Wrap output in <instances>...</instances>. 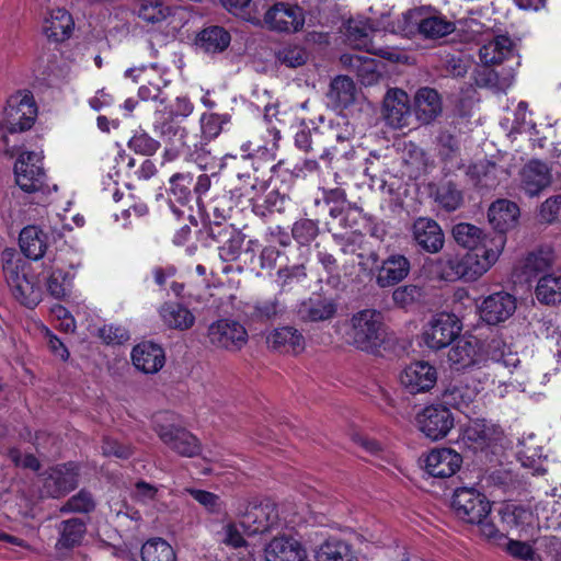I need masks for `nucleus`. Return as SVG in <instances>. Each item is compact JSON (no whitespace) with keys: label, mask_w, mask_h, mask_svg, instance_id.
<instances>
[{"label":"nucleus","mask_w":561,"mask_h":561,"mask_svg":"<svg viewBox=\"0 0 561 561\" xmlns=\"http://www.w3.org/2000/svg\"><path fill=\"white\" fill-rule=\"evenodd\" d=\"M447 362L453 369L474 370L479 382L480 375H483L484 382L491 383H495L504 370L511 374L520 363L517 353L502 339L494 337L484 343L472 335H465L454 343L448 351Z\"/></svg>","instance_id":"f257e3e1"},{"label":"nucleus","mask_w":561,"mask_h":561,"mask_svg":"<svg viewBox=\"0 0 561 561\" xmlns=\"http://www.w3.org/2000/svg\"><path fill=\"white\" fill-rule=\"evenodd\" d=\"M345 341L357 350L374 354L386 340L383 316L376 309H363L346 321Z\"/></svg>","instance_id":"f03ea898"},{"label":"nucleus","mask_w":561,"mask_h":561,"mask_svg":"<svg viewBox=\"0 0 561 561\" xmlns=\"http://www.w3.org/2000/svg\"><path fill=\"white\" fill-rule=\"evenodd\" d=\"M3 274L14 298L26 307H35L42 299V287L31 274L30 264L12 250L2 253Z\"/></svg>","instance_id":"7ed1b4c3"},{"label":"nucleus","mask_w":561,"mask_h":561,"mask_svg":"<svg viewBox=\"0 0 561 561\" xmlns=\"http://www.w3.org/2000/svg\"><path fill=\"white\" fill-rule=\"evenodd\" d=\"M489 260L479 261L476 253L457 255L445 253L435 260H428L430 272L438 279L446 282H476L489 268Z\"/></svg>","instance_id":"20e7f679"},{"label":"nucleus","mask_w":561,"mask_h":561,"mask_svg":"<svg viewBox=\"0 0 561 561\" xmlns=\"http://www.w3.org/2000/svg\"><path fill=\"white\" fill-rule=\"evenodd\" d=\"M453 237L459 245L469 250L467 253H476L479 261L489 260V268L497 262L506 244L505 236L485 233L467 222L456 225L453 228Z\"/></svg>","instance_id":"39448f33"},{"label":"nucleus","mask_w":561,"mask_h":561,"mask_svg":"<svg viewBox=\"0 0 561 561\" xmlns=\"http://www.w3.org/2000/svg\"><path fill=\"white\" fill-rule=\"evenodd\" d=\"M37 116V107L30 91L12 94L3 110L0 128L10 134L30 129Z\"/></svg>","instance_id":"423d86ee"},{"label":"nucleus","mask_w":561,"mask_h":561,"mask_svg":"<svg viewBox=\"0 0 561 561\" xmlns=\"http://www.w3.org/2000/svg\"><path fill=\"white\" fill-rule=\"evenodd\" d=\"M451 507L458 518L467 523L481 522L491 512L486 496L474 488L461 486L455 490Z\"/></svg>","instance_id":"0eeeda50"},{"label":"nucleus","mask_w":561,"mask_h":561,"mask_svg":"<svg viewBox=\"0 0 561 561\" xmlns=\"http://www.w3.org/2000/svg\"><path fill=\"white\" fill-rule=\"evenodd\" d=\"M462 330V323L453 313L435 314L425 325L423 341L432 350H440L456 340Z\"/></svg>","instance_id":"6e6552de"},{"label":"nucleus","mask_w":561,"mask_h":561,"mask_svg":"<svg viewBox=\"0 0 561 561\" xmlns=\"http://www.w3.org/2000/svg\"><path fill=\"white\" fill-rule=\"evenodd\" d=\"M305 21V10L297 4L287 2H277L270 7L263 19L268 30L286 34L300 32Z\"/></svg>","instance_id":"1a4fd4ad"},{"label":"nucleus","mask_w":561,"mask_h":561,"mask_svg":"<svg viewBox=\"0 0 561 561\" xmlns=\"http://www.w3.org/2000/svg\"><path fill=\"white\" fill-rule=\"evenodd\" d=\"M78 466L73 462L49 468L41 474V494L44 497H60L78 485Z\"/></svg>","instance_id":"9d476101"},{"label":"nucleus","mask_w":561,"mask_h":561,"mask_svg":"<svg viewBox=\"0 0 561 561\" xmlns=\"http://www.w3.org/2000/svg\"><path fill=\"white\" fill-rule=\"evenodd\" d=\"M416 426L431 440H438L454 427V416L444 405H427L417 413Z\"/></svg>","instance_id":"9b49d317"},{"label":"nucleus","mask_w":561,"mask_h":561,"mask_svg":"<svg viewBox=\"0 0 561 561\" xmlns=\"http://www.w3.org/2000/svg\"><path fill=\"white\" fill-rule=\"evenodd\" d=\"M207 335L211 345L230 352L240 351L248 343L245 328L231 319H221L211 323Z\"/></svg>","instance_id":"f8f14e48"},{"label":"nucleus","mask_w":561,"mask_h":561,"mask_svg":"<svg viewBox=\"0 0 561 561\" xmlns=\"http://www.w3.org/2000/svg\"><path fill=\"white\" fill-rule=\"evenodd\" d=\"M16 184L24 192L31 193L42 188L45 172L39 152H22L14 164Z\"/></svg>","instance_id":"ddd939ff"},{"label":"nucleus","mask_w":561,"mask_h":561,"mask_svg":"<svg viewBox=\"0 0 561 561\" xmlns=\"http://www.w3.org/2000/svg\"><path fill=\"white\" fill-rule=\"evenodd\" d=\"M399 382L411 394L427 392L437 382V370L427 362H413L401 370Z\"/></svg>","instance_id":"4468645a"},{"label":"nucleus","mask_w":561,"mask_h":561,"mask_svg":"<svg viewBox=\"0 0 561 561\" xmlns=\"http://www.w3.org/2000/svg\"><path fill=\"white\" fill-rule=\"evenodd\" d=\"M153 431L159 438L176 454L184 457H194L201 450L197 438L185 428L174 424L156 423Z\"/></svg>","instance_id":"2eb2a0df"},{"label":"nucleus","mask_w":561,"mask_h":561,"mask_svg":"<svg viewBox=\"0 0 561 561\" xmlns=\"http://www.w3.org/2000/svg\"><path fill=\"white\" fill-rule=\"evenodd\" d=\"M551 183V169L539 160L529 161L518 172V188L529 197L538 196Z\"/></svg>","instance_id":"dca6fc26"},{"label":"nucleus","mask_w":561,"mask_h":561,"mask_svg":"<svg viewBox=\"0 0 561 561\" xmlns=\"http://www.w3.org/2000/svg\"><path fill=\"white\" fill-rule=\"evenodd\" d=\"M240 524L249 535L267 531L277 520V511L273 503H249L240 513Z\"/></svg>","instance_id":"f3484780"},{"label":"nucleus","mask_w":561,"mask_h":561,"mask_svg":"<svg viewBox=\"0 0 561 561\" xmlns=\"http://www.w3.org/2000/svg\"><path fill=\"white\" fill-rule=\"evenodd\" d=\"M516 310V298L506 293H494L483 299L479 306L481 319L495 325L510 319Z\"/></svg>","instance_id":"a211bd4d"},{"label":"nucleus","mask_w":561,"mask_h":561,"mask_svg":"<svg viewBox=\"0 0 561 561\" xmlns=\"http://www.w3.org/2000/svg\"><path fill=\"white\" fill-rule=\"evenodd\" d=\"M413 241L427 253H438L445 243L440 226L431 218L420 217L411 227Z\"/></svg>","instance_id":"6ab92c4d"},{"label":"nucleus","mask_w":561,"mask_h":561,"mask_svg":"<svg viewBox=\"0 0 561 561\" xmlns=\"http://www.w3.org/2000/svg\"><path fill=\"white\" fill-rule=\"evenodd\" d=\"M461 463V455L450 448L433 449L424 459L426 472L435 478H449L454 476L459 470Z\"/></svg>","instance_id":"aec40b11"},{"label":"nucleus","mask_w":561,"mask_h":561,"mask_svg":"<svg viewBox=\"0 0 561 561\" xmlns=\"http://www.w3.org/2000/svg\"><path fill=\"white\" fill-rule=\"evenodd\" d=\"M322 135L328 146L323 148L321 157L332 158L350 147L354 127L344 116H339L330 122Z\"/></svg>","instance_id":"412c9836"},{"label":"nucleus","mask_w":561,"mask_h":561,"mask_svg":"<svg viewBox=\"0 0 561 561\" xmlns=\"http://www.w3.org/2000/svg\"><path fill=\"white\" fill-rule=\"evenodd\" d=\"M383 116L387 123L401 128L409 124L411 117L410 99L401 89H391L383 99Z\"/></svg>","instance_id":"4be33fe9"},{"label":"nucleus","mask_w":561,"mask_h":561,"mask_svg":"<svg viewBox=\"0 0 561 561\" xmlns=\"http://www.w3.org/2000/svg\"><path fill=\"white\" fill-rule=\"evenodd\" d=\"M266 561H309L304 546L293 537H275L264 549Z\"/></svg>","instance_id":"5701e85b"},{"label":"nucleus","mask_w":561,"mask_h":561,"mask_svg":"<svg viewBox=\"0 0 561 561\" xmlns=\"http://www.w3.org/2000/svg\"><path fill=\"white\" fill-rule=\"evenodd\" d=\"M413 111L421 124L433 123L443 112L440 94L433 88H420L414 94Z\"/></svg>","instance_id":"b1692460"},{"label":"nucleus","mask_w":561,"mask_h":561,"mask_svg":"<svg viewBox=\"0 0 561 561\" xmlns=\"http://www.w3.org/2000/svg\"><path fill=\"white\" fill-rule=\"evenodd\" d=\"M73 27L71 14L65 9L57 8L47 12L42 31L49 41L61 43L71 36Z\"/></svg>","instance_id":"393cba45"},{"label":"nucleus","mask_w":561,"mask_h":561,"mask_svg":"<svg viewBox=\"0 0 561 561\" xmlns=\"http://www.w3.org/2000/svg\"><path fill=\"white\" fill-rule=\"evenodd\" d=\"M134 366L145 374L158 373L165 363L163 348L152 342L137 344L131 351Z\"/></svg>","instance_id":"a878e982"},{"label":"nucleus","mask_w":561,"mask_h":561,"mask_svg":"<svg viewBox=\"0 0 561 561\" xmlns=\"http://www.w3.org/2000/svg\"><path fill=\"white\" fill-rule=\"evenodd\" d=\"M209 234L217 242L222 243L219 247V256L222 261L231 262L239 257L244 242V236L240 231L232 226L221 227L216 224L210 227Z\"/></svg>","instance_id":"bb28decb"},{"label":"nucleus","mask_w":561,"mask_h":561,"mask_svg":"<svg viewBox=\"0 0 561 561\" xmlns=\"http://www.w3.org/2000/svg\"><path fill=\"white\" fill-rule=\"evenodd\" d=\"M520 211L516 203L508 199H497L491 204L488 210V218L492 227L505 236V232L515 228Z\"/></svg>","instance_id":"cd10ccee"},{"label":"nucleus","mask_w":561,"mask_h":561,"mask_svg":"<svg viewBox=\"0 0 561 561\" xmlns=\"http://www.w3.org/2000/svg\"><path fill=\"white\" fill-rule=\"evenodd\" d=\"M336 313V305L332 299L310 297L297 306V316L304 322L327 321Z\"/></svg>","instance_id":"c85d7f7f"},{"label":"nucleus","mask_w":561,"mask_h":561,"mask_svg":"<svg viewBox=\"0 0 561 561\" xmlns=\"http://www.w3.org/2000/svg\"><path fill=\"white\" fill-rule=\"evenodd\" d=\"M514 43L507 35H496L486 41L479 50L480 61L486 66L500 65L513 55Z\"/></svg>","instance_id":"c756f323"},{"label":"nucleus","mask_w":561,"mask_h":561,"mask_svg":"<svg viewBox=\"0 0 561 561\" xmlns=\"http://www.w3.org/2000/svg\"><path fill=\"white\" fill-rule=\"evenodd\" d=\"M267 345L273 350L299 354L305 350V337L293 327H282L275 329L267 335Z\"/></svg>","instance_id":"7c9ffc66"},{"label":"nucleus","mask_w":561,"mask_h":561,"mask_svg":"<svg viewBox=\"0 0 561 561\" xmlns=\"http://www.w3.org/2000/svg\"><path fill=\"white\" fill-rule=\"evenodd\" d=\"M57 531L56 550H71L81 545L87 534V523L78 517L65 519L58 524Z\"/></svg>","instance_id":"2f4dec72"},{"label":"nucleus","mask_w":561,"mask_h":561,"mask_svg":"<svg viewBox=\"0 0 561 561\" xmlns=\"http://www.w3.org/2000/svg\"><path fill=\"white\" fill-rule=\"evenodd\" d=\"M410 272V262L403 255H391L382 262L376 282L379 287L394 286L404 279Z\"/></svg>","instance_id":"473e14b6"},{"label":"nucleus","mask_w":561,"mask_h":561,"mask_svg":"<svg viewBox=\"0 0 561 561\" xmlns=\"http://www.w3.org/2000/svg\"><path fill=\"white\" fill-rule=\"evenodd\" d=\"M356 85L346 76H337L331 81L327 98L336 110L347 108L356 99Z\"/></svg>","instance_id":"72a5a7b5"},{"label":"nucleus","mask_w":561,"mask_h":561,"mask_svg":"<svg viewBox=\"0 0 561 561\" xmlns=\"http://www.w3.org/2000/svg\"><path fill=\"white\" fill-rule=\"evenodd\" d=\"M159 314L163 323L174 330H188L195 322L192 311L179 302H164L160 307Z\"/></svg>","instance_id":"f704fd0d"},{"label":"nucleus","mask_w":561,"mask_h":561,"mask_svg":"<svg viewBox=\"0 0 561 561\" xmlns=\"http://www.w3.org/2000/svg\"><path fill=\"white\" fill-rule=\"evenodd\" d=\"M371 27L366 20L351 19L346 24V39L355 49H364L374 54H381L383 49L375 48L370 35Z\"/></svg>","instance_id":"c9c22d12"},{"label":"nucleus","mask_w":561,"mask_h":561,"mask_svg":"<svg viewBox=\"0 0 561 561\" xmlns=\"http://www.w3.org/2000/svg\"><path fill=\"white\" fill-rule=\"evenodd\" d=\"M494 427L485 420H472L463 430L462 440L473 450H482L493 439Z\"/></svg>","instance_id":"e433bc0d"},{"label":"nucleus","mask_w":561,"mask_h":561,"mask_svg":"<svg viewBox=\"0 0 561 561\" xmlns=\"http://www.w3.org/2000/svg\"><path fill=\"white\" fill-rule=\"evenodd\" d=\"M314 561H352L351 546L335 537L324 540L313 550Z\"/></svg>","instance_id":"4c0bfd02"},{"label":"nucleus","mask_w":561,"mask_h":561,"mask_svg":"<svg viewBox=\"0 0 561 561\" xmlns=\"http://www.w3.org/2000/svg\"><path fill=\"white\" fill-rule=\"evenodd\" d=\"M20 248L25 256L39 260L47 249L46 234L36 226L25 227L20 233Z\"/></svg>","instance_id":"58836bf2"},{"label":"nucleus","mask_w":561,"mask_h":561,"mask_svg":"<svg viewBox=\"0 0 561 561\" xmlns=\"http://www.w3.org/2000/svg\"><path fill=\"white\" fill-rule=\"evenodd\" d=\"M479 392L476 387H470L462 381L450 383L443 393V400L446 404L463 411L468 409Z\"/></svg>","instance_id":"ea45409f"},{"label":"nucleus","mask_w":561,"mask_h":561,"mask_svg":"<svg viewBox=\"0 0 561 561\" xmlns=\"http://www.w3.org/2000/svg\"><path fill=\"white\" fill-rule=\"evenodd\" d=\"M417 31L425 38L437 39L451 34L455 24L442 15H432L419 20Z\"/></svg>","instance_id":"a19ab883"},{"label":"nucleus","mask_w":561,"mask_h":561,"mask_svg":"<svg viewBox=\"0 0 561 561\" xmlns=\"http://www.w3.org/2000/svg\"><path fill=\"white\" fill-rule=\"evenodd\" d=\"M501 171L495 163L480 161L468 167L467 175L474 185L491 188L496 185L497 174Z\"/></svg>","instance_id":"79ce46f5"},{"label":"nucleus","mask_w":561,"mask_h":561,"mask_svg":"<svg viewBox=\"0 0 561 561\" xmlns=\"http://www.w3.org/2000/svg\"><path fill=\"white\" fill-rule=\"evenodd\" d=\"M268 140L264 144H253L248 141L242 145L241 149L247 153V157H257L266 161H274L278 150V140L280 139L279 131L275 128L267 130Z\"/></svg>","instance_id":"37998d69"},{"label":"nucleus","mask_w":561,"mask_h":561,"mask_svg":"<svg viewBox=\"0 0 561 561\" xmlns=\"http://www.w3.org/2000/svg\"><path fill=\"white\" fill-rule=\"evenodd\" d=\"M154 130L168 145L187 147V131L173 117H162L161 121L156 123Z\"/></svg>","instance_id":"c03bdc74"},{"label":"nucleus","mask_w":561,"mask_h":561,"mask_svg":"<svg viewBox=\"0 0 561 561\" xmlns=\"http://www.w3.org/2000/svg\"><path fill=\"white\" fill-rule=\"evenodd\" d=\"M198 42L205 51L218 53L228 47L230 35L220 26H211L199 34Z\"/></svg>","instance_id":"a18cd8bd"},{"label":"nucleus","mask_w":561,"mask_h":561,"mask_svg":"<svg viewBox=\"0 0 561 561\" xmlns=\"http://www.w3.org/2000/svg\"><path fill=\"white\" fill-rule=\"evenodd\" d=\"M537 299L546 305L561 302V276L546 275L541 277L536 287Z\"/></svg>","instance_id":"49530a36"},{"label":"nucleus","mask_w":561,"mask_h":561,"mask_svg":"<svg viewBox=\"0 0 561 561\" xmlns=\"http://www.w3.org/2000/svg\"><path fill=\"white\" fill-rule=\"evenodd\" d=\"M139 19L147 23H160L171 14V8L162 0H140L136 9Z\"/></svg>","instance_id":"de8ad7c7"},{"label":"nucleus","mask_w":561,"mask_h":561,"mask_svg":"<svg viewBox=\"0 0 561 561\" xmlns=\"http://www.w3.org/2000/svg\"><path fill=\"white\" fill-rule=\"evenodd\" d=\"M238 180L239 185L233 188V194L238 198H244L250 203L256 202L267 187L266 182L252 178L250 173L239 174Z\"/></svg>","instance_id":"09e8293b"},{"label":"nucleus","mask_w":561,"mask_h":561,"mask_svg":"<svg viewBox=\"0 0 561 561\" xmlns=\"http://www.w3.org/2000/svg\"><path fill=\"white\" fill-rule=\"evenodd\" d=\"M142 561H175L173 548L163 539L148 540L141 548Z\"/></svg>","instance_id":"8fccbe9b"},{"label":"nucleus","mask_w":561,"mask_h":561,"mask_svg":"<svg viewBox=\"0 0 561 561\" xmlns=\"http://www.w3.org/2000/svg\"><path fill=\"white\" fill-rule=\"evenodd\" d=\"M554 261V251L551 247H541L530 252L524 262V272L526 274H537L547 271Z\"/></svg>","instance_id":"3c124183"},{"label":"nucleus","mask_w":561,"mask_h":561,"mask_svg":"<svg viewBox=\"0 0 561 561\" xmlns=\"http://www.w3.org/2000/svg\"><path fill=\"white\" fill-rule=\"evenodd\" d=\"M514 80L515 72L513 68H502L500 71L485 69L481 78L484 85L496 91H506L512 87Z\"/></svg>","instance_id":"603ef678"},{"label":"nucleus","mask_w":561,"mask_h":561,"mask_svg":"<svg viewBox=\"0 0 561 561\" xmlns=\"http://www.w3.org/2000/svg\"><path fill=\"white\" fill-rule=\"evenodd\" d=\"M462 193L450 182L438 186L435 201L447 211L456 210L462 204Z\"/></svg>","instance_id":"864d4df0"},{"label":"nucleus","mask_w":561,"mask_h":561,"mask_svg":"<svg viewBox=\"0 0 561 561\" xmlns=\"http://www.w3.org/2000/svg\"><path fill=\"white\" fill-rule=\"evenodd\" d=\"M192 181L190 173H175L170 179V194L181 205H186L191 199Z\"/></svg>","instance_id":"5fc2aeb1"},{"label":"nucleus","mask_w":561,"mask_h":561,"mask_svg":"<svg viewBox=\"0 0 561 561\" xmlns=\"http://www.w3.org/2000/svg\"><path fill=\"white\" fill-rule=\"evenodd\" d=\"M72 276L69 272L54 270L47 278V290L56 299L67 296Z\"/></svg>","instance_id":"6e6d98bb"},{"label":"nucleus","mask_w":561,"mask_h":561,"mask_svg":"<svg viewBox=\"0 0 561 561\" xmlns=\"http://www.w3.org/2000/svg\"><path fill=\"white\" fill-rule=\"evenodd\" d=\"M276 283L282 290L291 288L295 284L302 282L306 276V268L302 264L282 267L277 271Z\"/></svg>","instance_id":"4d7b16f0"},{"label":"nucleus","mask_w":561,"mask_h":561,"mask_svg":"<svg viewBox=\"0 0 561 561\" xmlns=\"http://www.w3.org/2000/svg\"><path fill=\"white\" fill-rule=\"evenodd\" d=\"M95 508V502L92 495L81 490L72 495L61 507V513H90Z\"/></svg>","instance_id":"13d9d810"},{"label":"nucleus","mask_w":561,"mask_h":561,"mask_svg":"<svg viewBox=\"0 0 561 561\" xmlns=\"http://www.w3.org/2000/svg\"><path fill=\"white\" fill-rule=\"evenodd\" d=\"M318 233V224L307 218L297 220L291 229L293 238L301 245L310 244Z\"/></svg>","instance_id":"bf43d9fd"},{"label":"nucleus","mask_w":561,"mask_h":561,"mask_svg":"<svg viewBox=\"0 0 561 561\" xmlns=\"http://www.w3.org/2000/svg\"><path fill=\"white\" fill-rule=\"evenodd\" d=\"M502 522L510 528L523 527L533 523V514L522 506H507L502 513Z\"/></svg>","instance_id":"052dcab7"},{"label":"nucleus","mask_w":561,"mask_h":561,"mask_svg":"<svg viewBox=\"0 0 561 561\" xmlns=\"http://www.w3.org/2000/svg\"><path fill=\"white\" fill-rule=\"evenodd\" d=\"M420 20V12L417 10H408L402 13L401 18H399L396 22H391L388 26V30L391 33H399L404 36H409L414 32V28H417V22Z\"/></svg>","instance_id":"680f3d73"},{"label":"nucleus","mask_w":561,"mask_h":561,"mask_svg":"<svg viewBox=\"0 0 561 561\" xmlns=\"http://www.w3.org/2000/svg\"><path fill=\"white\" fill-rule=\"evenodd\" d=\"M282 313L280 304L277 298L256 301L253 306L252 317L256 320H273Z\"/></svg>","instance_id":"e2e57ef3"},{"label":"nucleus","mask_w":561,"mask_h":561,"mask_svg":"<svg viewBox=\"0 0 561 561\" xmlns=\"http://www.w3.org/2000/svg\"><path fill=\"white\" fill-rule=\"evenodd\" d=\"M161 75L164 78V69L157 64L148 66H140L129 68L125 71V77L130 78L135 82L149 84V81H154L156 77Z\"/></svg>","instance_id":"0e129e2a"},{"label":"nucleus","mask_w":561,"mask_h":561,"mask_svg":"<svg viewBox=\"0 0 561 561\" xmlns=\"http://www.w3.org/2000/svg\"><path fill=\"white\" fill-rule=\"evenodd\" d=\"M128 147L136 153L151 156L159 149L160 142L146 133H137L129 139Z\"/></svg>","instance_id":"69168bd1"},{"label":"nucleus","mask_w":561,"mask_h":561,"mask_svg":"<svg viewBox=\"0 0 561 561\" xmlns=\"http://www.w3.org/2000/svg\"><path fill=\"white\" fill-rule=\"evenodd\" d=\"M227 122V115L216 113L204 114L201 118L202 131L206 138H216L221 133L222 125Z\"/></svg>","instance_id":"338daca9"},{"label":"nucleus","mask_w":561,"mask_h":561,"mask_svg":"<svg viewBox=\"0 0 561 561\" xmlns=\"http://www.w3.org/2000/svg\"><path fill=\"white\" fill-rule=\"evenodd\" d=\"M505 549L513 558L520 561H536L538 559L534 548L524 541L506 539Z\"/></svg>","instance_id":"774afa93"}]
</instances>
